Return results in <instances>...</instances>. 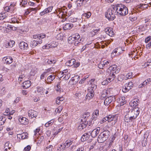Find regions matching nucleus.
Here are the masks:
<instances>
[{"instance_id": "f257e3e1", "label": "nucleus", "mask_w": 151, "mask_h": 151, "mask_svg": "<svg viewBox=\"0 0 151 151\" xmlns=\"http://www.w3.org/2000/svg\"><path fill=\"white\" fill-rule=\"evenodd\" d=\"M116 10V15L119 17L126 16L128 14V9L127 7L124 5L121 4H117L115 6Z\"/></svg>"}, {"instance_id": "f03ea898", "label": "nucleus", "mask_w": 151, "mask_h": 151, "mask_svg": "<svg viewBox=\"0 0 151 151\" xmlns=\"http://www.w3.org/2000/svg\"><path fill=\"white\" fill-rule=\"evenodd\" d=\"M115 6L114 8L108 9L106 14V17L109 20H113L115 18V15H116V10Z\"/></svg>"}, {"instance_id": "7ed1b4c3", "label": "nucleus", "mask_w": 151, "mask_h": 151, "mask_svg": "<svg viewBox=\"0 0 151 151\" xmlns=\"http://www.w3.org/2000/svg\"><path fill=\"white\" fill-rule=\"evenodd\" d=\"M105 131L101 133L98 136L97 140L99 143L104 142L108 138V135Z\"/></svg>"}, {"instance_id": "20e7f679", "label": "nucleus", "mask_w": 151, "mask_h": 151, "mask_svg": "<svg viewBox=\"0 0 151 151\" xmlns=\"http://www.w3.org/2000/svg\"><path fill=\"white\" fill-rule=\"evenodd\" d=\"M124 51V50H123L122 48L120 47L115 48L111 53V58H113L117 55H120L123 53Z\"/></svg>"}, {"instance_id": "39448f33", "label": "nucleus", "mask_w": 151, "mask_h": 151, "mask_svg": "<svg viewBox=\"0 0 151 151\" xmlns=\"http://www.w3.org/2000/svg\"><path fill=\"white\" fill-rule=\"evenodd\" d=\"M111 64L110 60H105L101 61L98 64V67L100 69H103L104 67L108 68L110 66Z\"/></svg>"}, {"instance_id": "423d86ee", "label": "nucleus", "mask_w": 151, "mask_h": 151, "mask_svg": "<svg viewBox=\"0 0 151 151\" xmlns=\"http://www.w3.org/2000/svg\"><path fill=\"white\" fill-rule=\"evenodd\" d=\"M108 122H110L114 121L112 123V125L113 126L117 122L118 119V116L116 115H109L107 116Z\"/></svg>"}, {"instance_id": "0eeeda50", "label": "nucleus", "mask_w": 151, "mask_h": 151, "mask_svg": "<svg viewBox=\"0 0 151 151\" xmlns=\"http://www.w3.org/2000/svg\"><path fill=\"white\" fill-rule=\"evenodd\" d=\"M139 113V108H136L133 109L129 113L130 116L132 117L134 119H135L138 115Z\"/></svg>"}, {"instance_id": "6e6552de", "label": "nucleus", "mask_w": 151, "mask_h": 151, "mask_svg": "<svg viewBox=\"0 0 151 151\" xmlns=\"http://www.w3.org/2000/svg\"><path fill=\"white\" fill-rule=\"evenodd\" d=\"M115 100V98L114 96H110L105 99L104 104L105 106H107L111 103L114 101Z\"/></svg>"}, {"instance_id": "1a4fd4ad", "label": "nucleus", "mask_w": 151, "mask_h": 151, "mask_svg": "<svg viewBox=\"0 0 151 151\" xmlns=\"http://www.w3.org/2000/svg\"><path fill=\"white\" fill-rule=\"evenodd\" d=\"M52 70V69L51 68L45 69V71L40 76V79L41 80L44 79L47 75L50 73Z\"/></svg>"}, {"instance_id": "9d476101", "label": "nucleus", "mask_w": 151, "mask_h": 151, "mask_svg": "<svg viewBox=\"0 0 151 151\" xmlns=\"http://www.w3.org/2000/svg\"><path fill=\"white\" fill-rule=\"evenodd\" d=\"M13 59L10 56H7L5 57L2 59V61L4 63L6 64H10L13 61Z\"/></svg>"}, {"instance_id": "9b49d317", "label": "nucleus", "mask_w": 151, "mask_h": 151, "mask_svg": "<svg viewBox=\"0 0 151 151\" xmlns=\"http://www.w3.org/2000/svg\"><path fill=\"white\" fill-rule=\"evenodd\" d=\"M28 113L29 117L31 119L36 118L38 115V113L36 111L32 109L29 110Z\"/></svg>"}, {"instance_id": "f8f14e48", "label": "nucleus", "mask_w": 151, "mask_h": 151, "mask_svg": "<svg viewBox=\"0 0 151 151\" xmlns=\"http://www.w3.org/2000/svg\"><path fill=\"white\" fill-rule=\"evenodd\" d=\"M117 101L118 103L120 106H122L126 103V101L125 100V97L124 96H121L117 99Z\"/></svg>"}, {"instance_id": "ddd939ff", "label": "nucleus", "mask_w": 151, "mask_h": 151, "mask_svg": "<svg viewBox=\"0 0 151 151\" xmlns=\"http://www.w3.org/2000/svg\"><path fill=\"white\" fill-rule=\"evenodd\" d=\"M150 19H144L142 20V22L143 23H145V24H144L143 25L141 26L138 28H151L150 26L148 24V22Z\"/></svg>"}, {"instance_id": "4468645a", "label": "nucleus", "mask_w": 151, "mask_h": 151, "mask_svg": "<svg viewBox=\"0 0 151 151\" xmlns=\"http://www.w3.org/2000/svg\"><path fill=\"white\" fill-rule=\"evenodd\" d=\"M73 142V140L72 139H67L65 142L62 143L65 149L69 147Z\"/></svg>"}, {"instance_id": "2eb2a0df", "label": "nucleus", "mask_w": 151, "mask_h": 151, "mask_svg": "<svg viewBox=\"0 0 151 151\" xmlns=\"http://www.w3.org/2000/svg\"><path fill=\"white\" fill-rule=\"evenodd\" d=\"M19 121L22 124L26 125L29 123L28 119L25 117L20 116L18 119Z\"/></svg>"}, {"instance_id": "dca6fc26", "label": "nucleus", "mask_w": 151, "mask_h": 151, "mask_svg": "<svg viewBox=\"0 0 151 151\" xmlns=\"http://www.w3.org/2000/svg\"><path fill=\"white\" fill-rule=\"evenodd\" d=\"M100 129V128L98 127L93 130L90 133L91 137H96L99 134Z\"/></svg>"}, {"instance_id": "f3484780", "label": "nucleus", "mask_w": 151, "mask_h": 151, "mask_svg": "<svg viewBox=\"0 0 151 151\" xmlns=\"http://www.w3.org/2000/svg\"><path fill=\"white\" fill-rule=\"evenodd\" d=\"M109 69L110 70V73H119V70L117 69V66L116 65H114L111 66H109Z\"/></svg>"}, {"instance_id": "a211bd4d", "label": "nucleus", "mask_w": 151, "mask_h": 151, "mask_svg": "<svg viewBox=\"0 0 151 151\" xmlns=\"http://www.w3.org/2000/svg\"><path fill=\"white\" fill-rule=\"evenodd\" d=\"M139 102V99H135L129 102V105L135 108H137V107L138 106Z\"/></svg>"}, {"instance_id": "6ab92c4d", "label": "nucleus", "mask_w": 151, "mask_h": 151, "mask_svg": "<svg viewBox=\"0 0 151 151\" xmlns=\"http://www.w3.org/2000/svg\"><path fill=\"white\" fill-rule=\"evenodd\" d=\"M55 76L54 74L48 76L45 80V83L47 84L51 83L52 81L55 78Z\"/></svg>"}, {"instance_id": "aec40b11", "label": "nucleus", "mask_w": 151, "mask_h": 151, "mask_svg": "<svg viewBox=\"0 0 151 151\" xmlns=\"http://www.w3.org/2000/svg\"><path fill=\"white\" fill-rule=\"evenodd\" d=\"M90 116V113L88 112L84 114L83 115L81 119V122H86L88 123V121H89Z\"/></svg>"}, {"instance_id": "412c9836", "label": "nucleus", "mask_w": 151, "mask_h": 151, "mask_svg": "<svg viewBox=\"0 0 151 151\" xmlns=\"http://www.w3.org/2000/svg\"><path fill=\"white\" fill-rule=\"evenodd\" d=\"M94 91L93 90L91 89L90 88H88V93L86 95V98L87 99L89 100L92 98L94 96Z\"/></svg>"}, {"instance_id": "4be33fe9", "label": "nucleus", "mask_w": 151, "mask_h": 151, "mask_svg": "<svg viewBox=\"0 0 151 151\" xmlns=\"http://www.w3.org/2000/svg\"><path fill=\"white\" fill-rule=\"evenodd\" d=\"M111 88L107 89H104L101 92V96L103 98H104L107 96L110 95L111 91Z\"/></svg>"}, {"instance_id": "5701e85b", "label": "nucleus", "mask_w": 151, "mask_h": 151, "mask_svg": "<svg viewBox=\"0 0 151 151\" xmlns=\"http://www.w3.org/2000/svg\"><path fill=\"white\" fill-rule=\"evenodd\" d=\"M52 6H50L45 9L43 11L41 12L40 15L41 16H43L45 14L51 12L52 9Z\"/></svg>"}, {"instance_id": "b1692460", "label": "nucleus", "mask_w": 151, "mask_h": 151, "mask_svg": "<svg viewBox=\"0 0 151 151\" xmlns=\"http://www.w3.org/2000/svg\"><path fill=\"white\" fill-rule=\"evenodd\" d=\"M73 36L75 39L74 40L75 41V44L77 45L81 41V39H80V36L78 34H76L73 35Z\"/></svg>"}, {"instance_id": "393cba45", "label": "nucleus", "mask_w": 151, "mask_h": 151, "mask_svg": "<svg viewBox=\"0 0 151 151\" xmlns=\"http://www.w3.org/2000/svg\"><path fill=\"white\" fill-rule=\"evenodd\" d=\"M28 134L27 132L23 133L21 134H17V136L18 138L19 139H24L28 138Z\"/></svg>"}, {"instance_id": "a878e982", "label": "nucleus", "mask_w": 151, "mask_h": 151, "mask_svg": "<svg viewBox=\"0 0 151 151\" xmlns=\"http://www.w3.org/2000/svg\"><path fill=\"white\" fill-rule=\"evenodd\" d=\"M46 35L43 33L40 34H36L33 35V38L34 39L38 40L41 39H43L45 37Z\"/></svg>"}, {"instance_id": "bb28decb", "label": "nucleus", "mask_w": 151, "mask_h": 151, "mask_svg": "<svg viewBox=\"0 0 151 151\" xmlns=\"http://www.w3.org/2000/svg\"><path fill=\"white\" fill-rule=\"evenodd\" d=\"M134 119L129 114L126 115L124 119V121L127 123L131 122Z\"/></svg>"}, {"instance_id": "cd10ccee", "label": "nucleus", "mask_w": 151, "mask_h": 151, "mask_svg": "<svg viewBox=\"0 0 151 151\" xmlns=\"http://www.w3.org/2000/svg\"><path fill=\"white\" fill-rule=\"evenodd\" d=\"M42 42L41 39H39L38 40H33L32 41L31 45L32 47H35L38 44H41Z\"/></svg>"}, {"instance_id": "c85d7f7f", "label": "nucleus", "mask_w": 151, "mask_h": 151, "mask_svg": "<svg viewBox=\"0 0 151 151\" xmlns=\"http://www.w3.org/2000/svg\"><path fill=\"white\" fill-rule=\"evenodd\" d=\"M19 45L20 48L22 50L27 49L28 48L27 44L24 42H22L20 43Z\"/></svg>"}, {"instance_id": "c756f323", "label": "nucleus", "mask_w": 151, "mask_h": 151, "mask_svg": "<svg viewBox=\"0 0 151 151\" xmlns=\"http://www.w3.org/2000/svg\"><path fill=\"white\" fill-rule=\"evenodd\" d=\"M31 84V82L29 81H26L22 83V86L23 88L27 89L29 88Z\"/></svg>"}, {"instance_id": "7c9ffc66", "label": "nucleus", "mask_w": 151, "mask_h": 151, "mask_svg": "<svg viewBox=\"0 0 151 151\" xmlns=\"http://www.w3.org/2000/svg\"><path fill=\"white\" fill-rule=\"evenodd\" d=\"M90 31L88 33V35L90 37H93L96 34V33L99 31V29H91Z\"/></svg>"}, {"instance_id": "2f4dec72", "label": "nucleus", "mask_w": 151, "mask_h": 151, "mask_svg": "<svg viewBox=\"0 0 151 151\" xmlns=\"http://www.w3.org/2000/svg\"><path fill=\"white\" fill-rule=\"evenodd\" d=\"M99 110L98 109L95 110L92 114V120H95L99 116Z\"/></svg>"}, {"instance_id": "473e14b6", "label": "nucleus", "mask_w": 151, "mask_h": 151, "mask_svg": "<svg viewBox=\"0 0 151 151\" xmlns=\"http://www.w3.org/2000/svg\"><path fill=\"white\" fill-rule=\"evenodd\" d=\"M105 31L106 33L110 36H113L115 34L113 30V29H105Z\"/></svg>"}, {"instance_id": "72a5a7b5", "label": "nucleus", "mask_w": 151, "mask_h": 151, "mask_svg": "<svg viewBox=\"0 0 151 151\" xmlns=\"http://www.w3.org/2000/svg\"><path fill=\"white\" fill-rule=\"evenodd\" d=\"M89 136V134L87 133H85L81 137V141L83 142L86 141L88 139Z\"/></svg>"}, {"instance_id": "f704fd0d", "label": "nucleus", "mask_w": 151, "mask_h": 151, "mask_svg": "<svg viewBox=\"0 0 151 151\" xmlns=\"http://www.w3.org/2000/svg\"><path fill=\"white\" fill-rule=\"evenodd\" d=\"M75 63V59H72L67 61L66 63V65L68 66H70L73 65Z\"/></svg>"}, {"instance_id": "c9c22d12", "label": "nucleus", "mask_w": 151, "mask_h": 151, "mask_svg": "<svg viewBox=\"0 0 151 151\" xmlns=\"http://www.w3.org/2000/svg\"><path fill=\"white\" fill-rule=\"evenodd\" d=\"M75 39L73 37V35L69 37L68 39V41L70 44H73L75 45H77L75 44L76 42L74 40Z\"/></svg>"}, {"instance_id": "e433bc0d", "label": "nucleus", "mask_w": 151, "mask_h": 151, "mask_svg": "<svg viewBox=\"0 0 151 151\" xmlns=\"http://www.w3.org/2000/svg\"><path fill=\"white\" fill-rule=\"evenodd\" d=\"M37 91L39 94L42 95L44 93V89L42 87L38 86L37 87Z\"/></svg>"}, {"instance_id": "4c0bfd02", "label": "nucleus", "mask_w": 151, "mask_h": 151, "mask_svg": "<svg viewBox=\"0 0 151 151\" xmlns=\"http://www.w3.org/2000/svg\"><path fill=\"white\" fill-rule=\"evenodd\" d=\"M115 78V76L114 73H110L109 74V77L107 79L109 82H110L111 81L114 80Z\"/></svg>"}, {"instance_id": "58836bf2", "label": "nucleus", "mask_w": 151, "mask_h": 151, "mask_svg": "<svg viewBox=\"0 0 151 151\" xmlns=\"http://www.w3.org/2000/svg\"><path fill=\"white\" fill-rule=\"evenodd\" d=\"M54 121L55 119H52L45 123V125L46 127H48L50 126H51L53 124Z\"/></svg>"}, {"instance_id": "ea45409f", "label": "nucleus", "mask_w": 151, "mask_h": 151, "mask_svg": "<svg viewBox=\"0 0 151 151\" xmlns=\"http://www.w3.org/2000/svg\"><path fill=\"white\" fill-rule=\"evenodd\" d=\"M64 98L63 97H58L56 101V103L57 104L59 105L60 104V101H63L64 100Z\"/></svg>"}, {"instance_id": "a19ab883", "label": "nucleus", "mask_w": 151, "mask_h": 151, "mask_svg": "<svg viewBox=\"0 0 151 151\" xmlns=\"http://www.w3.org/2000/svg\"><path fill=\"white\" fill-rule=\"evenodd\" d=\"M126 85V86L128 88H129V89L130 90L133 86V84L132 82H129L128 83H126L125 84Z\"/></svg>"}, {"instance_id": "79ce46f5", "label": "nucleus", "mask_w": 151, "mask_h": 151, "mask_svg": "<svg viewBox=\"0 0 151 151\" xmlns=\"http://www.w3.org/2000/svg\"><path fill=\"white\" fill-rule=\"evenodd\" d=\"M82 123H81L80 125L79 126V127H81L80 129H83L86 127V126L87 125L88 122H82Z\"/></svg>"}, {"instance_id": "37998d69", "label": "nucleus", "mask_w": 151, "mask_h": 151, "mask_svg": "<svg viewBox=\"0 0 151 151\" xmlns=\"http://www.w3.org/2000/svg\"><path fill=\"white\" fill-rule=\"evenodd\" d=\"M15 43L13 40H10L7 43L8 45H6V47H12Z\"/></svg>"}, {"instance_id": "c03bdc74", "label": "nucleus", "mask_w": 151, "mask_h": 151, "mask_svg": "<svg viewBox=\"0 0 151 151\" xmlns=\"http://www.w3.org/2000/svg\"><path fill=\"white\" fill-rule=\"evenodd\" d=\"M16 5V3L13 2L11 3L9 6L10 9V10L12 11H14L16 8L15 6Z\"/></svg>"}, {"instance_id": "a18cd8bd", "label": "nucleus", "mask_w": 151, "mask_h": 151, "mask_svg": "<svg viewBox=\"0 0 151 151\" xmlns=\"http://www.w3.org/2000/svg\"><path fill=\"white\" fill-rule=\"evenodd\" d=\"M63 109V106L60 105L55 110V112H56V113L59 114L61 112Z\"/></svg>"}, {"instance_id": "49530a36", "label": "nucleus", "mask_w": 151, "mask_h": 151, "mask_svg": "<svg viewBox=\"0 0 151 151\" xmlns=\"http://www.w3.org/2000/svg\"><path fill=\"white\" fill-rule=\"evenodd\" d=\"M63 34L62 33H60L56 36V38L58 40H62L63 39Z\"/></svg>"}, {"instance_id": "de8ad7c7", "label": "nucleus", "mask_w": 151, "mask_h": 151, "mask_svg": "<svg viewBox=\"0 0 151 151\" xmlns=\"http://www.w3.org/2000/svg\"><path fill=\"white\" fill-rule=\"evenodd\" d=\"M56 62V60L55 59H48L47 63L49 64H55Z\"/></svg>"}, {"instance_id": "09e8293b", "label": "nucleus", "mask_w": 151, "mask_h": 151, "mask_svg": "<svg viewBox=\"0 0 151 151\" xmlns=\"http://www.w3.org/2000/svg\"><path fill=\"white\" fill-rule=\"evenodd\" d=\"M65 149L63 144H61L60 146L58 147L57 151H64Z\"/></svg>"}, {"instance_id": "8fccbe9b", "label": "nucleus", "mask_w": 151, "mask_h": 151, "mask_svg": "<svg viewBox=\"0 0 151 151\" xmlns=\"http://www.w3.org/2000/svg\"><path fill=\"white\" fill-rule=\"evenodd\" d=\"M50 48H54L56 47L57 46V44L56 42L53 41L51 42L50 44Z\"/></svg>"}, {"instance_id": "3c124183", "label": "nucleus", "mask_w": 151, "mask_h": 151, "mask_svg": "<svg viewBox=\"0 0 151 151\" xmlns=\"http://www.w3.org/2000/svg\"><path fill=\"white\" fill-rule=\"evenodd\" d=\"M96 142L95 140H92L91 141V147L90 148V149H92L96 145Z\"/></svg>"}, {"instance_id": "603ef678", "label": "nucleus", "mask_w": 151, "mask_h": 151, "mask_svg": "<svg viewBox=\"0 0 151 151\" xmlns=\"http://www.w3.org/2000/svg\"><path fill=\"white\" fill-rule=\"evenodd\" d=\"M70 75L69 73L67 74H64V75H63L62 77H63V78L65 80H68L70 78Z\"/></svg>"}, {"instance_id": "864d4df0", "label": "nucleus", "mask_w": 151, "mask_h": 151, "mask_svg": "<svg viewBox=\"0 0 151 151\" xmlns=\"http://www.w3.org/2000/svg\"><path fill=\"white\" fill-rule=\"evenodd\" d=\"M9 142H6L4 144V148L6 151H7V149H9L10 150L11 147L9 146Z\"/></svg>"}, {"instance_id": "5fc2aeb1", "label": "nucleus", "mask_w": 151, "mask_h": 151, "mask_svg": "<svg viewBox=\"0 0 151 151\" xmlns=\"http://www.w3.org/2000/svg\"><path fill=\"white\" fill-rule=\"evenodd\" d=\"M129 90H130L129 89V88H128L126 87V85L125 84L122 88V91L124 93L127 92Z\"/></svg>"}, {"instance_id": "6e6d98bb", "label": "nucleus", "mask_w": 151, "mask_h": 151, "mask_svg": "<svg viewBox=\"0 0 151 151\" xmlns=\"http://www.w3.org/2000/svg\"><path fill=\"white\" fill-rule=\"evenodd\" d=\"M91 15V13L88 12L87 13H85L83 14V16L84 17H86L87 18H89L90 17Z\"/></svg>"}, {"instance_id": "4d7b16f0", "label": "nucleus", "mask_w": 151, "mask_h": 151, "mask_svg": "<svg viewBox=\"0 0 151 151\" xmlns=\"http://www.w3.org/2000/svg\"><path fill=\"white\" fill-rule=\"evenodd\" d=\"M53 147V146L50 145L46 147L45 150L47 151H52Z\"/></svg>"}, {"instance_id": "13d9d810", "label": "nucleus", "mask_w": 151, "mask_h": 151, "mask_svg": "<svg viewBox=\"0 0 151 151\" xmlns=\"http://www.w3.org/2000/svg\"><path fill=\"white\" fill-rule=\"evenodd\" d=\"M138 7L140 8H145L147 7V5L145 4H140L138 5Z\"/></svg>"}, {"instance_id": "bf43d9fd", "label": "nucleus", "mask_w": 151, "mask_h": 151, "mask_svg": "<svg viewBox=\"0 0 151 151\" xmlns=\"http://www.w3.org/2000/svg\"><path fill=\"white\" fill-rule=\"evenodd\" d=\"M90 85V86L88 88H90L91 90H93V91L96 88L97 86L94 84H93L92 83H91Z\"/></svg>"}, {"instance_id": "052dcab7", "label": "nucleus", "mask_w": 151, "mask_h": 151, "mask_svg": "<svg viewBox=\"0 0 151 151\" xmlns=\"http://www.w3.org/2000/svg\"><path fill=\"white\" fill-rule=\"evenodd\" d=\"M73 24L70 23H67L65 24V28H72L73 27Z\"/></svg>"}, {"instance_id": "680f3d73", "label": "nucleus", "mask_w": 151, "mask_h": 151, "mask_svg": "<svg viewBox=\"0 0 151 151\" xmlns=\"http://www.w3.org/2000/svg\"><path fill=\"white\" fill-rule=\"evenodd\" d=\"M61 81L58 83L56 87V90L57 91H60V84H61Z\"/></svg>"}, {"instance_id": "e2e57ef3", "label": "nucleus", "mask_w": 151, "mask_h": 151, "mask_svg": "<svg viewBox=\"0 0 151 151\" xmlns=\"http://www.w3.org/2000/svg\"><path fill=\"white\" fill-rule=\"evenodd\" d=\"M77 6H80L84 4L83 3L81 0H78L76 1Z\"/></svg>"}, {"instance_id": "0e129e2a", "label": "nucleus", "mask_w": 151, "mask_h": 151, "mask_svg": "<svg viewBox=\"0 0 151 151\" xmlns=\"http://www.w3.org/2000/svg\"><path fill=\"white\" fill-rule=\"evenodd\" d=\"M63 128V127H61L57 130L54 133V135H56L57 134L59 133L62 130Z\"/></svg>"}, {"instance_id": "69168bd1", "label": "nucleus", "mask_w": 151, "mask_h": 151, "mask_svg": "<svg viewBox=\"0 0 151 151\" xmlns=\"http://www.w3.org/2000/svg\"><path fill=\"white\" fill-rule=\"evenodd\" d=\"M132 72H129L126 75V79L131 78L132 76Z\"/></svg>"}, {"instance_id": "338daca9", "label": "nucleus", "mask_w": 151, "mask_h": 151, "mask_svg": "<svg viewBox=\"0 0 151 151\" xmlns=\"http://www.w3.org/2000/svg\"><path fill=\"white\" fill-rule=\"evenodd\" d=\"M65 14L64 12L63 11L59 14H58L57 15L59 17L63 18L65 16Z\"/></svg>"}, {"instance_id": "774afa93", "label": "nucleus", "mask_w": 151, "mask_h": 151, "mask_svg": "<svg viewBox=\"0 0 151 151\" xmlns=\"http://www.w3.org/2000/svg\"><path fill=\"white\" fill-rule=\"evenodd\" d=\"M31 149V146L29 145H28L24 148V151H29Z\"/></svg>"}]
</instances>
